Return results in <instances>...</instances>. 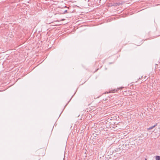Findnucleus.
<instances>
[{
  "label": "nucleus",
  "instance_id": "nucleus-2",
  "mask_svg": "<svg viewBox=\"0 0 160 160\" xmlns=\"http://www.w3.org/2000/svg\"><path fill=\"white\" fill-rule=\"evenodd\" d=\"M155 125H154L153 126L151 127H150L148 128V130H151L153 128L155 127Z\"/></svg>",
  "mask_w": 160,
  "mask_h": 160
},
{
  "label": "nucleus",
  "instance_id": "nucleus-3",
  "mask_svg": "<svg viewBox=\"0 0 160 160\" xmlns=\"http://www.w3.org/2000/svg\"><path fill=\"white\" fill-rule=\"evenodd\" d=\"M64 20H65V19H62V21H64Z\"/></svg>",
  "mask_w": 160,
  "mask_h": 160
},
{
  "label": "nucleus",
  "instance_id": "nucleus-4",
  "mask_svg": "<svg viewBox=\"0 0 160 160\" xmlns=\"http://www.w3.org/2000/svg\"><path fill=\"white\" fill-rule=\"evenodd\" d=\"M65 12H67V10H66V11H65Z\"/></svg>",
  "mask_w": 160,
  "mask_h": 160
},
{
  "label": "nucleus",
  "instance_id": "nucleus-1",
  "mask_svg": "<svg viewBox=\"0 0 160 160\" xmlns=\"http://www.w3.org/2000/svg\"><path fill=\"white\" fill-rule=\"evenodd\" d=\"M156 160H160V156H157L156 157Z\"/></svg>",
  "mask_w": 160,
  "mask_h": 160
},
{
  "label": "nucleus",
  "instance_id": "nucleus-5",
  "mask_svg": "<svg viewBox=\"0 0 160 160\" xmlns=\"http://www.w3.org/2000/svg\"><path fill=\"white\" fill-rule=\"evenodd\" d=\"M145 160H147V159H145Z\"/></svg>",
  "mask_w": 160,
  "mask_h": 160
}]
</instances>
